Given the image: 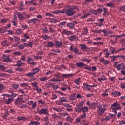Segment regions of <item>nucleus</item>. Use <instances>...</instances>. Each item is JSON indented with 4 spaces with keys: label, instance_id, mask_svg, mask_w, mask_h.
<instances>
[{
    "label": "nucleus",
    "instance_id": "nucleus-54",
    "mask_svg": "<svg viewBox=\"0 0 125 125\" xmlns=\"http://www.w3.org/2000/svg\"><path fill=\"white\" fill-rule=\"evenodd\" d=\"M120 11L125 12V6L123 5L120 8Z\"/></svg>",
    "mask_w": 125,
    "mask_h": 125
},
{
    "label": "nucleus",
    "instance_id": "nucleus-55",
    "mask_svg": "<svg viewBox=\"0 0 125 125\" xmlns=\"http://www.w3.org/2000/svg\"><path fill=\"white\" fill-rule=\"evenodd\" d=\"M35 74H34L33 72H29L28 74H26V77H32Z\"/></svg>",
    "mask_w": 125,
    "mask_h": 125
},
{
    "label": "nucleus",
    "instance_id": "nucleus-24",
    "mask_svg": "<svg viewBox=\"0 0 125 125\" xmlns=\"http://www.w3.org/2000/svg\"><path fill=\"white\" fill-rule=\"evenodd\" d=\"M81 112H83V113L88 112V107L87 106L82 107Z\"/></svg>",
    "mask_w": 125,
    "mask_h": 125
},
{
    "label": "nucleus",
    "instance_id": "nucleus-60",
    "mask_svg": "<svg viewBox=\"0 0 125 125\" xmlns=\"http://www.w3.org/2000/svg\"><path fill=\"white\" fill-rule=\"evenodd\" d=\"M12 87L14 89H17V88H18V87H19V86L16 84H13L12 85Z\"/></svg>",
    "mask_w": 125,
    "mask_h": 125
},
{
    "label": "nucleus",
    "instance_id": "nucleus-44",
    "mask_svg": "<svg viewBox=\"0 0 125 125\" xmlns=\"http://www.w3.org/2000/svg\"><path fill=\"white\" fill-rule=\"evenodd\" d=\"M53 110L54 111H55L56 112H62V110L60 108H55V107H53Z\"/></svg>",
    "mask_w": 125,
    "mask_h": 125
},
{
    "label": "nucleus",
    "instance_id": "nucleus-2",
    "mask_svg": "<svg viewBox=\"0 0 125 125\" xmlns=\"http://www.w3.org/2000/svg\"><path fill=\"white\" fill-rule=\"evenodd\" d=\"M121 105L118 102H114L111 106V108L112 110V112L114 113V115H117V110H120L121 107H120Z\"/></svg>",
    "mask_w": 125,
    "mask_h": 125
},
{
    "label": "nucleus",
    "instance_id": "nucleus-10",
    "mask_svg": "<svg viewBox=\"0 0 125 125\" xmlns=\"http://www.w3.org/2000/svg\"><path fill=\"white\" fill-rule=\"evenodd\" d=\"M97 21H98L99 23H96V24H97V26H98V27H102V26H103L104 19L103 18L99 19Z\"/></svg>",
    "mask_w": 125,
    "mask_h": 125
},
{
    "label": "nucleus",
    "instance_id": "nucleus-15",
    "mask_svg": "<svg viewBox=\"0 0 125 125\" xmlns=\"http://www.w3.org/2000/svg\"><path fill=\"white\" fill-rule=\"evenodd\" d=\"M76 66L78 68H82V67H84V66H87V64H84L83 62H77Z\"/></svg>",
    "mask_w": 125,
    "mask_h": 125
},
{
    "label": "nucleus",
    "instance_id": "nucleus-26",
    "mask_svg": "<svg viewBox=\"0 0 125 125\" xmlns=\"http://www.w3.org/2000/svg\"><path fill=\"white\" fill-rule=\"evenodd\" d=\"M67 27H69V29H74L75 27V24L73 23L72 22L68 23L67 24Z\"/></svg>",
    "mask_w": 125,
    "mask_h": 125
},
{
    "label": "nucleus",
    "instance_id": "nucleus-51",
    "mask_svg": "<svg viewBox=\"0 0 125 125\" xmlns=\"http://www.w3.org/2000/svg\"><path fill=\"white\" fill-rule=\"evenodd\" d=\"M42 32H43V33H49V32L48 31V29H47V27H45L44 28H42Z\"/></svg>",
    "mask_w": 125,
    "mask_h": 125
},
{
    "label": "nucleus",
    "instance_id": "nucleus-62",
    "mask_svg": "<svg viewBox=\"0 0 125 125\" xmlns=\"http://www.w3.org/2000/svg\"><path fill=\"white\" fill-rule=\"evenodd\" d=\"M121 86L120 87L122 88V89H124V88H125V83H120Z\"/></svg>",
    "mask_w": 125,
    "mask_h": 125
},
{
    "label": "nucleus",
    "instance_id": "nucleus-32",
    "mask_svg": "<svg viewBox=\"0 0 125 125\" xmlns=\"http://www.w3.org/2000/svg\"><path fill=\"white\" fill-rule=\"evenodd\" d=\"M3 59L4 62H9V61H10V60H9V58L5 55L3 56Z\"/></svg>",
    "mask_w": 125,
    "mask_h": 125
},
{
    "label": "nucleus",
    "instance_id": "nucleus-20",
    "mask_svg": "<svg viewBox=\"0 0 125 125\" xmlns=\"http://www.w3.org/2000/svg\"><path fill=\"white\" fill-rule=\"evenodd\" d=\"M115 114H112L110 113L109 115L108 116H106L105 117V120L106 121H110V120H111V119H112V118H114V117H115Z\"/></svg>",
    "mask_w": 125,
    "mask_h": 125
},
{
    "label": "nucleus",
    "instance_id": "nucleus-21",
    "mask_svg": "<svg viewBox=\"0 0 125 125\" xmlns=\"http://www.w3.org/2000/svg\"><path fill=\"white\" fill-rule=\"evenodd\" d=\"M81 61H83V62H87V64H89L90 62H91V60H88V59L86 58H83L81 59Z\"/></svg>",
    "mask_w": 125,
    "mask_h": 125
},
{
    "label": "nucleus",
    "instance_id": "nucleus-40",
    "mask_svg": "<svg viewBox=\"0 0 125 125\" xmlns=\"http://www.w3.org/2000/svg\"><path fill=\"white\" fill-rule=\"evenodd\" d=\"M69 99L70 100H75V99H76V94L70 95Z\"/></svg>",
    "mask_w": 125,
    "mask_h": 125
},
{
    "label": "nucleus",
    "instance_id": "nucleus-41",
    "mask_svg": "<svg viewBox=\"0 0 125 125\" xmlns=\"http://www.w3.org/2000/svg\"><path fill=\"white\" fill-rule=\"evenodd\" d=\"M21 101L20 100L18 99H16L15 101V105L18 106V105H20Z\"/></svg>",
    "mask_w": 125,
    "mask_h": 125
},
{
    "label": "nucleus",
    "instance_id": "nucleus-7",
    "mask_svg": "<svg viewBox=\"0 0 125 125\" xmlns=\"http://www.w3.org/2000/svg\"><path fill=\"white\" fill-rule=\"evenodd\" d=\"M40 20L38 19L37 18H34L30 20H29L27 21V23L28 24H33V25H35V24H37V22H39Z\"/></svg>",
    "mask_w": 125,
    "mask_h": 125
},
{
    "label": "nucleus",
    "instance_id": "nucleus-50",
    "mask_svg": "<svg viewBox=\"0 0 125 125\" xmlns=\"http://www.w3.org/2000/svg\"><path fill=\"white\" fill-rule=\"evenodd\" d=\"M66 120L67 122H71V121H73V119L72 118H71V116H70V114H69V115H68V116L66 117Z\"/></svg>",
    "mask_w": 125,
    "mask_h": 125
},
{
    "label": "nucleus",
    "instance_id": "nucleus-35",
    "mask_svg": "<svg viewBox=\"0 0 125 125\" xmlns=\"http://www.w3.org/2000/svg\"><path fill=\"white\" fill-rule=\"evenodd\" d=\"M106 80V76L104 75H102L101 78H98V81L99 82H101V81H105Z\"/></svg>",
    "mask_w": 125,
    "mask_h": 125
},
{
    "label": "nucleus",
    "instance_id": "nucleus-3",
    "mask_svg": "<svg viewBox=\"0 0 125 125\" xmlns=\"http://www.w3.org/2000/svg\"><path fill=\"white\" fill-rule=\"evenodd\" d=\"M17 15L20 20H24V19H29L31 18V15H26L23 13L21 14L20 12H17Z\"/></svg>",
    "mask_w": 125,
    "mask_h": 125
},
{
    "label": "nucleus",
    "instance_id": "nucleus-33",
    "mask_svg": "<svg viewBox=\"0 0 125 125\" xmlns=\"http://www.w3.org/2000/svg\"><path fill=\"white\" fill-rule=\"evenodd\" d=\"M79 46H81L82 50L87 49V46L84 44H80Z\"/></svg>",
    "mask_w": 125,
    "mask_h": 125
},
{
    "label": "nucleus",
    "instance_id": "nucleus-47",
    "mask_svg": "<svg viewBox=\"0 0 125 125\" xmlns=\"http://www.w3.org/2000/svg\"><path fill=\"white\" fill-rule=\"evenodd\" d=\"M3 89H5V86L2 84H0V92H1Z\"/></svg>",
    "mask_w": 125,
    "mask_h": 125
},
{
    "label": "nucleus",
    "instance_id": "nucleus-63",
    "mask_svg": "<svg viewBox=\"0 0 125 125\" xmlns=\"http://www.w3.org/2000/svg\"><path fill=\"white\" fill-rule=\"evenodd\" d=\"M24 38H25V39H30V36H29V35H28V33H25L23 34Z\"/></svg>",
    "mask_w": 125,
    "mask_h": 125
},
{
    "label": "nucleus",
    "instance_id": "nucleus-37",
    "mask_svg": "<svg viewBox=\"0 0 125 125\" xmlns=\"http://www.w3.org/2000/svg\"><path fill=\"white\" fill-rule=\"evenodd\" d=\"M31 85H32V87H34L35 88H37L39 87L38 86V82H33L31 83Z\"/></svg>",
    "mask_w": 125,
    "mask_h": 125
},
{
    "label": "nucleus",
    "instance_id": "nucleus-42",
    "mask_svg": "<svg viewBox=\"0 0 125 125\" xmlns=\"http://www.w3.org/2000/svg\"><path fill=\"white\" fill-rule=\"evenodd\" d=\"M106 6H107V7H114V6H115V4L112 2L107 3H106Z\"/></svg>",
    "mask_w": 125,
    "mask_h": 125
},
{
    "label": "nucleus",
    "instance_id": "nucleus-43",
    "mask_svg": "<svg viewBox=\"0 0 125 125\" xmlns=\"http://www.w3.org/2000/svg\"><path fill=\"white\" fill-rule=\"evenodd\" d=\"M28 106L26 105V104H20L19 106V107L20 109H25V108H27Z\"/></svg>",
    "mask_w": 125,
    "mask_h": 125
},
{
    "label": "nucleus",
    "instance_id": "nucleus-59",
    "mask_svg": "<svg viewBox=\"0 0 125 125\" xmlns=\"http://www.w3.org/2000/svg\"><path fill=\"white\" fill-rule=\"evenodd\" d=\"M109 50H110V51L111 52V54H113V53L115 52V48L113 47H111Z\"/></svg>",
    "mask_w": 125,
    "mask_h": 125
},
{
    "label": "nucleus",
    "instance_id": "nucleus-57",
    "mask_svg": "<svg viewBox=\"0 0 125 125\" xmlns=\"http://www.w3.org/2000/svg\"><path fill=\"white\" fill-rule=\"evenodd\" d=\"M85 118H86V114L85 113H83V114L80 116V119H85Z\"/></svg>",
    "mask_w": 125,
    "mask_h": 125
},
{
    "label": "nucleus",
    "instance_id": "nucleus-58",
    "mask_svg": "<svg viewBox=\"0 0 125 125\" xmlns=\"http://www.w3.org/2000/svg\"><path fill=\"white\" fill-rule=\"evenodd\" d=\"M120 43L121 44H123L125 45V39H121L120 41Z\"/></svg>",
    "mask_w": 125,
    "mask_h": 125
},
{
    "label": "nucleus",
    "instance_id": "nucleus-27",
    "mask_svg": "<svg viewBox=\"0 0 125 125\" xmlns=\"http://www.w3.org/2000/svg\"><path fill=\"white\" fill-rule=\"evenodd\" d=\"M39 80L41 82H45V81H47V80H48V77H47V76L41 77L39 78Z\"/></svg>",
    "mask_w": 125,
    "mask_h": 125
},
{
    "label": "nucleus",
    "instance_id": "nucleus-5",
    "mask_svg": "<svg viewBox=\"0 0 125 125\" xmlns=\"http://www.w3.org/2000/svg\"><path fill=\"white\" fill-rule=\"evenodd\" d=\"M97 113L98 114L99 116H101V115H102V114H103L106 110V107L102 108V105H101V104L97 105Z\"/></svg>",
    "mask_w": 125,
    "mask_h": 125
},
{
    "label": "nucleus",
    "instance_id": "nucleus-22",
    "mask_svg": "<svg viewBox=\"0 0 125 125\" xmlns=\"http://www.w3.org/2000/svg\"><path fill=\"white\" fill-rule=\"evenodd\" d=\"M74 110L77 113H81L82 112V107L76 106V107H75Z\"/></svg>",
    "mask_w": 125,
    "mask_h": 125
},
{
    "label": "nucleus",
    "instance_id": "nucleus-17",
    "mask_svg": "<svg viewBox=\"0 0 125 125\" xmlns=\"http://www.w3.org/2000/svg\"><path fill=\"white\" fill-rule=\"evenodd\" d=\"M3 99H4V103H5V104H7V105L8 104H10V102H11V101L13 100V99H12V98H8V99H5V97L3 98Z\"/></svg>",
    "mask_w": 125,
    "mask_h": 125
},
{
    "label": "nucleus",
    "instance_id": "nucleus-49",
    "mask_svg": "<svg viewBox=\"0 0 125 125\" xmlns=\"http://www.w3.org/2000/svg\"><path fill=\"white\" fill-rule=\"evenodd\" d=\"M83 101H81L78 104L76 105V107H82V106L83 105Z\"/></svg>",
    "mask_w": 125,
    "mask_h": 125
},
{
    "label": "nucleus",
    "instance_id": "nucleus-28",
    "mask_svg": "<svg viewBox=\"0 0 125 125\" xmlns=\"http://www.w3.org/2000/svg\"><path fill=\"white\" fill-rule=\"evenodd\" d=\"M65 12L64 11L62 10H57L54 11L53 12H52V13H53L54 14H58V13H64Z\"/></svg>",
    "mask_w": 125,
    "mask_h": 125
},
{
    "label": "nucleus",
    "instance_id": "nucleus-34",
    "mask_svg": "<svg viewBox=\"0 0 125 125\" xmlns=\"http://www.w3.org/2000/svg\"><path fill=\"white\" fill-rule=\"evenodd\" d=\"M53 46H54V43H53V42H48L47 47H53Z\"/></svg>",
    "mask_w": 125,
    "mask_h": 125
},
{
    "label": "nucleus",
    "instance_id": "nucleus-56",
    "mask_svg": "<svg viewBox=\"0 0 125 125\" xmlns=\"http://www.w3.org/2000/svg\"><path fill=\"white\" fill-rule=\"evenodd\" d=\"M21 30L20 29H18L16 30V33L17 35H21Z\"/></svg>",
    "mask_w": 125,
    "mask_h": 125
},
{
    "label": "nucleus",
    "instance_id": "nucleus-12",
    "mask_svg": "<svg viewBox=\"0 0 125 125\" xmlns=\"http://www.w3.org/2000/svg\"><path fill=\"white\" fill-rule=\"evenodd\" d=\"M62 34H63L64 35H67L68 36H71V35H73L74 33H72V32L69 31L66 29H63L62 32Z\"/></svg>",
    "mask_w": 125,
    "mask_h": 125
},
{
    "label": "nucleus",
    "instance_id": "nucleus-45",
    "mask_svg": "<svg viewBox=\"0 0 125 125\" xmlns=\"http://www.w3.org/2000/svg\"><path fill=\"white\" fill-rule=\"evenodd\" d=\"M7 68L4 66L2 65H0V71H2L3 72L4 71V70H7Z\"/></svg>",
    "mask_w": 125,
    "mask_h": 125
},
{
    "label": "nucleus",
    "instance_id": "nucleus-6",
    "mask_svg": "<svg viewBox=\"0 0 125 125\" xmlns=\"http://www.w3.org/2000/svg\"><path fill=\"white\" fill-rule=\"evenodd\" d=\"M39 115H49V110L47 108H42L37 112Z\"/></svg>",
    "mask_w": 125,
    "mask_h": 125
},
{
    "label": "nucleus",
    "instance_id": "nucleus-19",
    "mask_svg": "<svg viewBox=\"0 0 125 125\" xmlns=\"http://www.w3.org/2000/svg\"><path fill=\"white\" fill-rule=\"evenodd\" d=\"M17 121H27V118L24 116H18L17 118Z\"/></svg>",
    "mask_w": 125,
    "mask_h": 125
},
{
    "label": "nucleus",
    "instance_id": "nucleus-53",
    "mask_svg": "<svg viewBox=\"0 0 125 125\" xmlns=\"http://www.w3.org/2000/svg\"><path fill=\"white\" fill-rule=\"evenodd\" d=\"M92 32L96 34H99L101 33V29L93 30Z\"/></svg>",
    "mask_w": 125,
    "mask_h": 125
},
{
    "label": "nucleus",
    "instance_id": "nucleus-48",
    "mask_svg": "<svg viewBox=\"0 0 125 125\" xmlns=\"http://www.w3.org/2000/svg\"><path fill=\"white\" fill-rule=\"evenodd\" d=\"M38 103H41V104L42 105H44V104H45V101H44L42 99L39 100L38 101Z\"/></svg>",
    "mask_w": 125,
    "mask_h": 125
},
{
    "label": "nucleus",
    "instance_id": "nucleus-39",
    "mask_svg": "<svg viewBox=\"0 0 125 125\" xmlns=\"http://www.w3.org/2000/svg\"><path fill=\"white\" fill-rule=\"evenodd\" d=\"M60 100L62 103H63V102H67V99L65 98V97H61Z\"/></svg>",
    "mask_w": 125,
    "mask_h": 125
},
{
    "label": "nucleus",
    "instance_id": "nucleus-29",
    "mask_svg": "<svg viewBox=\"0 0 125 125\" xmlns=\"http://www.w3.org/2000/svg\"><path fill=\"white\" fill-rule=\"evenodd\" d=\"M48 28H49L50 33L53 34V33L55 32V30H54V28H52V25H49Z\"/></svg>",
    "mask_w": 125,
    "mask_h": 125
},
{
    "label": "nucleus",
    "instance_id": "nucleus-61",
    "mask_svg": "<svg viewBox=\"0 0 125 125\" xmlns=\"http://www.w3.org/2000/svg\"><path fill=\"white\" fill-rule=\"evenodd\" d=\"M1 23H2V24L7 23V20L6 19H2L1 21Z\"/></svg>",
    "mask_w": 125,
    "mask_h": 125
},
{
    "label": "nucleus",
    "instance_id": "nucleus-31",
    "mask_svg": "<svg viewBox=\"0 0 125 125\" xmlns=\"http://www.w3.org/2000/svg\"><path fill=\"white\" fill-rule=\"evenodd\" d=\"M62 41H57L56 42V46H57V47H60V46H62Z\"/></svg>",
    "mask_w": 125,
    "mask_h": 125
},
{
    "label": "nucleus",
    "instance_id": "nucleus-30",
    "mask_svg": "<svg viewBox=\"0 0 125 125\" xmlns=\"http://www.w3.org/2000/svg\"><path fill=\"white\" fill-rule=\"evenodd\" d=\"M108 90H109V89H107L106 90H105L104 93L102 94V96H103V97H105V96H108V95H109V93L107 92Z\"/></svg>",
    "mask_w": 125,
    "mask_h": 125
},
{
    "label": "nucleus",
    "instance_id": "nucleus-1",
    "mask_svg": "<svg viewBox=\"0 0 125 125\" xmlns=\"http://www.w3.org/2000/svg\"><path fill=\"white\" fill-rule=\"evenodd\" d=\"M75 9L78 10L79 8L77 6H73L71 7L70 8L67 9L66 10H62V11H64V13H65L66 15L67 16H72L74 15L75 13H76V11H75Z\"/></svg>",
    "mask_w": 125,
    "mask_h": 125
},
{
    "label": "nucleus",
    "instance_id": "nucleus-25",
    "mask_svg": "<svg viewBox=\"0 0 125 125\" xmlns=\"http://www.w3.org/2000/svg\"><path fill=\"white\" fill-rule=\"evenodd\" d=\"M17 64H16V67H21V66H23V62H21V61H17Z\"/></svg>",
    "mask_w": 125,
    "mask_h": 125
},
{
    "label": "nucleus",
    "instance_id": "nucleus-52",
    "mask_svg": "<svg viewBox=\"0 0 125 125\" xmlns=\"http://www.w3.org/2000/svg\"><path fill=\"white\" fill-rule=\"evenodd\" d=\"M103 12L104 13L103 14V15H106L107 12H108V9L106 8H103Z\"/></svg>",
    "mask_w": 125,
    "mask_h": 125
},
{
    "label": "nucleus",
    "instance_id": "nucleus-8",
    "mask_svg": "<svg viewBox=\"0 0 125 125\" xmlns=\"http://www.w3.org/2000/svg\"><path fill=\"white\" fill-rule=\"evenodd\" d=\"M28 104L29 105H32V109H35L37 107V102L33 101V100H31L28 102Z\"/></svg>",
    "mask_w": 125,
    "mask_h": 125
},
{
    "label": "nucleus",
    "instance_id": "nucleus-9",
    "mask_svg": "<svg viewBox=\"0 0 125 125\" xmlns=\"http://www.w3.org/2000/svg\"><path fill=\"white\" fill-rule=\"evenodd\" d=\"M1 44L2 45V46L5 47V46H9L11 45V44L7 41V40H3L1 42Z\"/></svg>",
    "mask_w": 125,
    "mask_h": 125
},
{
    "label": "nucleus",
    "instance_id": "nucleus-11",
    "mask_svg": "<svg viewBox=\"0 0 125 125\" xmlns=\"http://www.w3.org/2000/svg\"><path fill=\"white\" fill-rule=\"evenodd\" d=\"M26 62L31 65H36V62H34V59L30 58V57H29L28 59L26 61Z\"/></svg>",
    "mask_w": 125,
    "mask_h": 125
},
{
    "label": "nucleus",
    "instance_id": "nucleus-36",
    "mask_svg": "<svg viewBox=\"0 0 125 125\" xmlns=\"http://www.w3.org/2000/svg\"><path fill=\"white\" fill-rule=\"evenodd\" d=\"M80 81H81V78H79L77 79H76L75 80H74V83H76V84H77V85H80Z\"/></svg>",
    "mask_w": 125,
    "mask_h": 125
},
{
    "label": "nucleus",
    "instance_id": "nucleus-64",
    "mask_svg": "<svg viewBox=\"0 0 125 125\" xmlns=\"http://www.w3.org/2000/svg\"><path fill=\"white\" fill-rule=\"evenodd\" d=\"M50 22L51 23H56L57 21H56V19H50Z\"/></svg>",
    "mask_w": 125,
    "mask_h": 125
},
{
    "label": "nucleus",
    "instance_id": "nucleus-18",
    "mask_svg": "<svg viewBox=\"0 0 125 125\" xmlns=\"http://www.w3.org/2000/svg\"><path fill=\"white\" fill-rule=\"evenodd\" d=\"M68 39L70 42H74L75 40H78V37L76 35H72L68 37Z\"/></svg>",
    "mask_w": 125,
    "mask_h": 125
},
{
    "label": "nucleus",
    "instance_id": "nucleus-4",
    "mask_svg": "<svg viewBox=\"0 0 125 125\" xmlns=\"http://www.w3.org/2000/svg\"><path fill=\"white\" fill-rule=\"evenodd\" d=\"M114 67L116 68L117 71L120 70H125V65L123 63H119L118 62H115L114 63Z\"/></svg>",
    "mask_w": 125,
    "mask_h": 125
},
{
    "label": "nucleus",
    "instance_id": "nucleus-16",
    "mask_svg": "<svg viewBox=\"0 0 125 125\" xmlns=\"http://www.w3.org/2000/svg\"><path fill=\"white\" fill-rule=\"evenodd\" d=\"M121 93L120 92L115 91L112 93V95L114 96V97H118V96H121Z\"/></svg>",
    "mask_w": 125,
    "mask_h": 125
},
{
    "label": "nucleus",
    "instance_id": "nucleus-13",
    "mask_svg": "<svg viewBox=\"0 0 125 125\" xmlns=\"http://www.w3.org/2000/svg\"><path fill=\"white\" fill-rule=\"evenodd\" d=\"M69 50L70 51H72L73 50L74 53H78V52H79V50H78L77 48L76 47L74 48V45L73 44H71V45L69 47Z\"/></svg>",
    "mask_w": 125,
    "mask_h": 125
},
{
    "label": "nucleus",
    "instance_id": "nucleus-38",
    "mask_svg": "<svg viewBox=\"0 0 125 125\" xmlns=\"http://www.w3.org/2000/svg\"><path fill=\"white\" fill-rule=\"evenodd\" d=\"M83 86L85 87V88H86V89H88V90H90V87L89 85L87 84L86 83H83Z\"/></svg>",
    "mask_w": 125,
    "mask_h": 125
},
{
    "label": "nucleus",
    "instance_id": "nucleus-23",
    "mask_svg": "<svg viewBox=\"0 0 125 125\" xmlns=\"http://www.w3.org/2000/svg\"><path fill=\"white\" fill-rule=\"evenodd\" d=\"M31 72H32V73H33V74L34 75H36V74H37V73H39V72H40V69H39L38 68H33L31 70Z\"/></svg>",
    "mask_w": 125,
    "mask_h": 125
},
{
    "label": "nucleus",
    "instance_id": "nucleus-46",
    "mask_svg": "<svg viewBox=\"0 0 125 125\" xmlns=\"http://www.w3.org/2000/svg\"><path fill=\"white\" fill-rule=\"evenodd\" d=\"M50 81H52V82H60V81H61L60 79H58L57 78H52V79H50L49 80V82H50Z\"/></svg>",
    "mask_w": 125,
    "mask_h": 125
},
{
    "label": "nucleus",
    "instance_id": "nucleus-14",
    "mask_svg": "<svg viewBox=\"0 0 125 125\" xmlns=\"http://www.w3.org/2000/svg\"><path fill=\"white\" fill-rule=\"evenodd\" d=\"M98 105V104L96 102L91 103L90 105V109H95L96 107H97V105Z\"/></svg>",
    "mask_w": 125,
    "mask_h": 125
}]
</instances>
